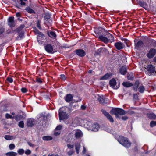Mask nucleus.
Segmentation results:
<instances>
[{
	"instance_id": "f257e3e1",
	"label": "nucleus",
	"mask_w": 156,
	"mask_h": 156,
	"mask_svg": "<svg viewBox=\"0 0 156 156\" xmlns=\"http://www.w3.org/2000/svg\"><path fill=\"white\" fill-rule=\"evenodd\" d=\"M77 120H78V122H76V124H77L82 123L83 122H83L84 123L83 124L84 127L88 130H90L92 125V123L91 121L87 120H83L81 119L76 118L74 121H75Z\"/></svg>"
},
{
	"instance_id": "f03ea898",
	"label": "nucleus",
	"mask_w": 156,
	"mask_h": 156,
	"mask_svg": "<svg viewBox=\"0 0 156 156\" xmlns=\"http://www.w3.org/2000/svg\"><path fill=\"white\" fill-rule=\"evenodd\" d=\"M118 141L121 144L125 147L129 148L131 144L129 142L126 137L123 136H120Z\"/></svg>"
},
{
	"instance_id": "7ed1b4c3",
	"label": "nucleus",
	"mask_w": 156,
	"mask_h": 156,
	"mask_svg": "<svg viewBox=\"0 0 156 156\" xmlns=\"http://www.w3.org/2000/svg\"><path fill=\"white\" fill-rule=\"evenodd\" d=\"M99 31H103V32H105V36H107L109 38L108 40L109 42L112 43L114 41V38L112 34L109 33L107 31L101 28H99L96 31V33L100 34L101 33V32H100Z\"/></svg>"
},
{
	"instance_id": "20e7f679",
	"label": "nucleus",
	"mask_w": 156,
	"mask_h": 156,
	"mask_svg": "<svg viewBox=\"0 0 156 156\" xmlns=\"http://www.w3.org/2000/svg\"><path fill=\"white\" fill-rule=\"evenodd\" d=\"M110 112L112 114L115 115L116 117H119V115H124L126 114L124 110L119 108L112 109L110 111Z\"/></svg>"
},
{
	"instance_id": "39448f33",
	"label": "nucleus",
	"mask_w": 156,
	"mask_h": 156,
	"mask_svg": "<svg viewBox=\"0 0 156 156\" xmlns=\"http://www.w3.org/2000/svg\"><path fill=\"white\" fill-rule=\"evenodd\" d=\"M63 108L60 109L59 111V119L60 120L66 119L68 117L67 114L65 112L62 111Z\"/></svg>"
},
{
	"instance_id": "423d86ee",
	"label": "nucleus",
	"mask_w": 156,
	"mask_h": 156,
	"mask_svg": "<svg viewBox=\"0 0 156 156\" xmlns=\"http://www.w3.org/2000/svg\"><path fill=\"white\" fill-rule=\"evenodd\" d=\"M96 97L97 98L100 103H106V101H107V99L105 98L104 96H100L99 95L97 94L96 95Z\"/></svg>"
},
{
	"instance_id": "0eeeda50",
	"label": "nucleus",
	"mask_w": 156,
	"mask_h": 156,
	"mask_svg": "<svg viewBox=\"0 0 156 156\" xmlns=\"http://www.w3.org/2000/svg\"><path fill=\"white\" fill-rule=\"evenodd\" d=\"M110 86L113 88L115 89H117L119 87V84L116 85V80L114 79H113L110 81Z\"/></svg>"
},
{
	"instance_id": "6e6552de",
	"label": "nucleus",
	"mask_w": 156,
	"mask_h": 156,
	"mask_svg": "<svg viewBox=\"0 0 156 156\" xmlns=\"http://www.w3.org/2000/svg\"><path fill=\"white\" fill-rule=\"evenodd\" d=\"M45 50L48 53H53L54 52L52 46L49 44H47L45 46Z\"/></svg>"
},
{
	"instance_id": "1a4fd4ad",
	"label": "nucleus",
	"mask_w": 156,
	"mask_h": 156,
	"mask_svg": "<svg viewBox=\"0 0 156 156\" xmlns=\"http://www.w3.org/2000/svg\"><path fill=\"white\" fill-rule=\"evenodd\" d=\"M83 136V132L80 130H76L75 133V137L76 139L81 138Z\"/></svg>"
},
{
	"instance_id": "9d476101",
	"label": "nucleus",
	"mask_w": 156,
	"mask_h": 156,
	"mask_svg": "<svg viewBox=\"0 0 156 156\" xmlns=\"http://www.w3.org/2000/svg\"><path fill=\"white\" fill-rule=\"evenodd\" d=\"M101 111L102 113L111 122H114V120L112 116L109 114L104 110H102Z\"/></svg>"
},
{
	"instance_id": "9b49d317",
	"label": "nucleus",
	"mask_w": 156,
	"mask_h": 156,
	"mask_svg": "<svg viewBox=\"0 0 156 156\" xmlns=\"http://www.w3.org/2000/svg\"><path fill=\"white\" fill-rule=\"evenodd\" d=\"M114 46L115 48L118 50L122 49L124 47V44L120 42H116Z\"/></svg>"
},
{
	"instance_id": "f8f14e48",
	"label": "nucleus",
	"mask_w": 156,
	"mask_h": 156,
	"mask_svg": "<svg viewBox=\"0 0 156 156\" xmlns=\"http://www.w3.org/2000/svg\"><path fill=\"white\" fill-rule=\"evenodd\" d=\"M147 71L150 73H154L155 72L156 74V70L153 66L151 65H149L147 66Z\"/></svg>"
},
{
	"instance_id": "ddd939ff",
	"label": "nucleus",
	"mask_w": 156,
	"mask_h": 156,
	"mask_svg": "<svg viewBox=\"0 0 156 156\" xmlns=\"http://www.w3.org/2000/svg\"><path fill=\"white\" fill-rule=\"evenodd\" d=\"M155 49L152 48L150 50L149 53L147 54V56L149 58H152L155 55Z\"/></svg>"
},
{
	"instance_id": "4468645a",
	"label": "nucleus",
	"mask_w": 156,
	"mask_h": 156,
	"mask_svg": "<svg viewBox=\"0 0 156 156\" xmlns=\"http://www.w3.org/2000/svg\"><path fill=\"white\" fill-rule=\"evenodd\" d=\"M14 18L13 17H11L8 19V25L11 27H12L15 26Z\"/></svg>"
},
{
	"instance_id": "2eb2a0df",
	"label": "nucleus",
	"mask_w": 156,
	"mask_h": 156,
	"mask_svg": "<svg viewBox=\"0 0 156 156\" xmlns=\"http://www.w3.org/2000/svg\"><path fill=\"white\" fill-rule=\"evenodd\" d=\"M99 129V125L98 124L96 123L94 124L93 125H92L90 130L92 131L96 132L98 131Z\"/></svg>"
},
{
	"instance_id": "dca6fc26",
	"label": "nucleus",
	"mask_w": 156,
	"mask_h": 156,
	"mask_svg": "<svg viewBox=\"0 0 156 156\" xmlns=\"http://www.w3.org/2000/svg\"><path fill=\"white\" fill-rule=\"evenodd\" d=\"M76 53L80 57L84 56L85 55V52L84 50L82 49H78L76 51Z\"/></svg>"
},
{
	"instance_id": "f3484780",
	"label": "nucleus",
	"mask_w": 156,
	"mask_h": 156,
	"mask_svg": "<svg viewBox=\"0 0 156 156\" xmlns=\"http://www.w3.org/2000/svg\"><path fill=\"white\" fill-rule=\"evenodd\" d=\"M73 96L70 94H67L65 97L66 101L67 102H69L72 101Z\"/></svg>"
},
{
	"instance_id": "a211bd4d",
	"label": "nucleus",
	"mask_w": 156,
	"mask_h": 156,
	"mask_svg": "<svg viewBox=\"0 0 156 156\" xmlns=\"http://www.w3.org/2000/svg\"><path fill=\"white\" fill-rule=\"evenodd\" d=\"M34 124V120L33 119H28L27 121V125L28 126H32Z\"/></svg>"
},
{
	"instance_id": "6ab92c4d",
	"label": "nucleus",
	"mask_w": 156,
	"mask_h": 156,
	"mask_svg": "<svg viewBox=\"0 0 156 156\" xmlns=\"http://www.w3.org/2000/svg\"><path fill=\"white\" fill-rule=\"evenodd\" d=\"M48 35L52 38L55 39L56 37V35L55 33L53 31L48 32L47 33Z\"/></svg>"
},
{
	"instance_id": "aec40b11",
	"label": "nucleus",
	"mask_w": 156,
	"mask_h": 156,
	"mask_svg": "<svg viewBox=\"0 0 156 156\" xmlns=\"http://www.w3.org/2000/svg\"><path fill=\"white\" fill-rule=\"evenodd\" d=\"M127 71L126 67V66H123L121 67L120 69V73L123 75H125Z\"/></svg>"
},
{
	"instance_id": "412c9836",
	"label": "nucleus",
	"mask_w": 156,
	"mask_h": 156,
	"mask_svg": "<svg viewBox=\"0 0 156 156\" xmlns=\"http://www.w3.org/2000/svg\"><path fill=\"white\" fill-rule=\"evenodd\" d=\"M99 38L102 41L105 43H107L109 42V40L106 37H105L101 35H100L99 36Z\"/></svg>"
},
{
	"instance_id": "4be33fe9",
	"label": "nucleus",
	"mask_w": 156,
	"mask_h": 156,
	"mask_svg": "<svg viewBox=\"0 0 156 156\" xmlns=\"http://www.w3.org/2000/svg\"><path fill=\"white\" fill-rule=\"evenodd\" d=\"M143 46V43L141 41H139L136 44H135V47L136 48H137L142 47Z\"/></svg>"
},
{
	"instance_id": "5701e85b",
	"label": "nucleus",
	"mask_w": 156,
	"mask_h": 156,
	"mask_svg": "<svg viewBox=\"0 0 156 156\" xmlns=\"http://www.w3.org/2000/svg\"><path fill=\"white\" fill-rule=\"evenodd\" d=\"M80 148V144L79 143H77L75 145V149L77 154H79V150Z\"/></svg>"
},
{
	"instance_id": "b1692460",
	"label": "nucleus",
	"mask_w": 156,
	"mask_h": 156,
	"mask_svg": "<svg viewBox=\"0 0 156 156\" xmlns=\"http://www.w3.org/2000/svg\"><path fill=\"white\" fill-rule=\"evenodd\" d=\"M42 139L44 140H52V137L50 136H44L43 137Z\"/></svg>"
},
{
	"instance_id": "393cba45",
	"label": "nucleus",
	"mask_w": 156,
	"mask_h": 156,
	"mask_svg": "<svg viewBox=\"0 0 156 156\" xmlns=\"http://www.w3.org/2000/svg\"><path fill=\"white\" fill-rule=\"evenodd\" d=\"M17 153L14 152H9L6 153V155L8 156H16Z\"/></svg>"
},
{
	"instance_id": "a878e982",
	"label": "nucleus",
	"mask_w": 156,
	"mask_h": 156,
	"mask_svg": "<svg viewBox=\"0 0 156 156\" xmlns=\"http://www.w3.org/2000/svg\"><path fill=\"white\" fill-rule=\"evenodd\" d=\"M139 4L141 7L145 9H146L147 8V4L145 2L142 1H139Z\"/></svg>"
},
{
	"instance_id": "bb28decb",
	"label": "nucleus",
	"mask_w": 156,
	"mask_h": 156,
	"mask_svg": "<svg viewBox=\"0 0 156 156\" xmlns=\"http://www.w3.org/2000/svg\"><path fill=\"white\" fill-rule=\"evenodd\" d=\"M122 85L126 87H129L133 85L132 83L129 82H123L122 83Z\"/></svg>"
},
{
	"instance_id": "cd10ccee",
	"label": "nucleus",
	"mask_w": 156,
	"mask_h": 156,
	"mask_svg": "<svg viewBox=\"0 0 156 156\" xmlns=\"http://www.w3.org/2000/svg\"><path fill=\"white\" fill-rule=\"evenodd\" d=\"M110 74L109 73H107L105 74L104 76L101 77L100 79L102 80H106L108 79L110 76Z\"/></svg>"
},
{
	"instance_id": "c85d7f7f",
	"label": "nucleus",
	"mask_w": 156,
	"mask_h": 156,
	"mask_svg": "<svg viewBox=\"0 0 156 156\" xmlns=\"http://www.w3.org/2000/svg\"><path fill=\"white\" fill-rule=\"evenodd\" d=\"M4 138L6 140H10L15 138V137L12 136L8 135H5Z\"/></svg>"
},
{
	"instance_id": "c756f323",
	"label": "nucleus",
	"mask_w": 156,
	"mask_h": 156,
	"mask_svg": "<svg viewBox=\"0 0 156 156\" xmlns=\"http://www.w3.org/2000/svg\"><path fill=\"white\" fill-rule=\"evenodd\" d=\"M25 10L29 13H35V12L32 9L29 7H27L26 8Z\"/></svg>"
},
{
	"instance_id": "7c9ffc66",
	"label": "nucleus",
	"mask_w": 156,
	"mask_h": 156,
	"mask_svg": "<svg viewBox=\"0 0 156 156\" xmlns=\"http://www.w3.org/2000/svg\"><path fill=\"white\" fill-rule=\"evenodd\" d=\"M139 84V82L138 81H136L135 82V85L133 87L134 90L135 91H136L137 90Z\"/></svg>"
},
{
	"instance_id": "2f4dec72",
	"label": "nucleus",
	"mask_w": 156,
	"mask_h": 156,
	"mask_svg": "<svg viewBox=\"0 0 156 156\" xmlns=\"http://www.w3.org/2000/svg\"><path fill=\"white\" fill-rule=\"evenodd\" d=\"M148 117L152 119H156V115L154 114H150L148 115Z\"/></svg>"
},
{
	"instance_id": "473e14b6",
	"label": "nucleus",
	"mask_w": 156,
	"mask_h": 156,
	"mask_svg": "<svg viewBox=\"0 0 156 156\" xmlns=\"http://www.w3.org/2000/svg\"><path fill=\"white\" fill-rule=\"evenodd\" d=\"M18 152L19 155H23L24 152V150L22 149H19L18 150Z\"/></svg>"
},
{
	"instance_id": "72a5a7b5",
	"label": "nucleus",
	"mask_w": 156,
	"mask_h": 156,
	"mask_svg": "<svg viewBox=\"0 0 156 156\" xmlns=\"http://www.w3.org/2000/svg\"><path fill=\"white\" fill-rule=\"evenodd\" d=\"M150 126L151 127L156 126V121H151L150 123Z\"/></svg>"
},
{
	"instance_id": "f704fd0d",
	"label": "nucleus",
	"mask_w": 156,
	"mask_h": 156,
	"mask_svg": "<svg viewBox=\"0 0 156 156\" xmlns=\"http://www.w3.org/2000/svg\"><path fill=\"white\" fill-rule=\"evenodd\" d=\"M139 91L141 93H143L144 90V88L143 86H140L139 88Z\"/></svg>"
},
{
	"instance_id": "c9c22d12",
	"label": "nucleus",
	"mask_w": 156,
	"mask_h": 156,
	"mask_svg": "<svg viewBox=\"0 0 156 156\" xmlns=\"http://www.w3.org/2000/svg\"><path fill=\"white\" fill-rule=\"evenodd\" d=\"M44 37V35L42 33L40 32L38 34V36L37 38H40L41 39L43 38Z\"/></svg>"
},
{
	"instance_id": "e433bc0d",
	"label": "nucleus",
	"mask_w": 156,
	"mask_h": 156,
	"mask_svg": "<svg viewBox=\"0 0 156 156\" xmlns=\"http://www.w3.org/2000/svg\"><path fill=\"white\" fill-rule=\"evenodd\" d=\"M15 145L14 144H11L9 145V148L11 150H12L15 148Z\"/></svg>"
},
{
	"instance_id": "4c0bfd02",
	"label": "nucleus",
	"mask_w": 156,
	"mask_h": 156,
	"mask_svg": "<svg viewBox=\"0 0 156 156\" xmlns=\"http://www.w3.org/2000/svg\"><path fill=\"white\" fill-rule=\"evenodd\" d=\"M37 41L38 43L40 44H43V42L42 41V39L39 38H37Z\"/></svg>"
},
{
	"instance_id": "58836bf2",
	"label": "nucleus",
	"mask_w": 156,
	"mask_h": 156,
	"mask_svg": "<svg viewBox=\"0 0 156 156\" xmlns=\"http://www.w3.org/2000/svg\"><path fill=\"white\" fill-rule=\"evenodd\" d=\"M5 117L6 119L10 118L13 119V117H12V116L9 114L6 113L5 115Z\"/></svg>"
},
{
	"instance_id": "ea45409f",
	"label": "nucleus",
	"mask_w": 156,
	"mask_h": 156,
	"mask_svg": "<svg viewBox=\"0 0 156 156\" xmlns=\"http://www.w3.org/2000/svg\"><path fill=\"white\" fill-rule=\"evenodd\" d=\"M19 126L21 128L24 127V122L23 121H20L19 123Z\"/></svg>"
},
{
	"instance_id": "a19ab883",
	"label": "nucleus",
	"mask_w": 156,
	"mask_h": 156,
	"mask_svg": "<svg viewBox=\"0 0 156 156\" xmlns=\"http://www.w3.org/2000/svg\"><path fill=\"white\" fill-rule=\"evenodd\" d=\"M60 133V132L59 131L56 130H55L54 135L55 136H57L59 135Z\"/></svg>"
},
{
	"instance_id": "79ce46f5",
	"label": "nucleus",
	"mask_w": 156,
	"mask_h": 156,
	"mask_svg": "<svg viewBox=\"0 0 156 156\" xmlns=\"http://www.w3.org/2000/svg\"><path fill=\"white\" fill-rule=\"evenodd\" d=\"M62 128V126L61 125H58V126H57L56 127L55 129L56 130L60 131V130Z\"/></svg>"
},
{
	"instance_id": "37998d69",
	"label": "nucleus",
	"mask_w": 156,
	"mask_h": 156,
	"mask_svg": "<svg viewBox=\"0 0 156 156\" xmlns=\"http://www.w3.org/2000/svg\"><path fill=\"white\" fill-rule=\"evenodd\" d=\"M31 153V151L30 150L27 149L25 151V154L26 155L30 154Z\"/></svg>"
},
{
	"instance_id": "c03bdc74",
	"label": "nucleus",
	"mask_w": 156,
	"mask_h": 156,
	"mask_svg": "<svg viewBox=\"0 0 156 156\" xmlns=\"http://www.w3.org/2000/svg\"><path fill=\"white\" fill-rule=\"evenodd\" d=\"M7 80L10 83H11L13 81V79L10 77H8L7 79Z\"/></svg>"
},
{
	"instance_id": "a18cd8bd",
	"label": "nucleus",
	"mask_w": 156,
	"mask_h": 156,
	"mask_svg": "<svg viewBox=\"0 0 156 156\" xmlns=\"http://www.w3.org/2000/svg\"><path fill=\"white\" fill-rule=\"evenodd\" d=\"M67 146L68 148L70 149L73 148L74 147L73 145L69 144H67Z\"/></svg>"
},
{
	"instance_id": "49530a36",
	"label": "nucleus",
	"mask_w": 156,
	"mask_h": 156,
	"mask_svg": "<svg viewBox=\"0 0 156 156\" xmlns=\"http://www.w3.org/2000/svg\"><path fill=\"white\" fill-rule=\"evenodd\" d=\"M40 22L38 20L37 21V27L39 29H41V27L40 26Z\"/></svg>"
},
{
	"instance_id": "de8ad7c7",
	"label": "nucleus",
	"mask_w": 156,
	"mask_h": 156,
	"mask_svg": "<svg viewBox=\"0 0 156 156\" xmlns=\"http://www.w3.org/2000/svg\"><path fill=\"white\" fill-rule=\"evenodd\" d=\"M4 31V29L1 27H0V35L2 34Z\"/></svg>"
},
{
	"instance_id": "09e8293b",
	"label": "nucleus",
	"mask_w": 156,
	"mask_h": 156,
	"mask_svg": "<svg viewBox=\"0 0 156 156\" xmlns=\"http://www.w3.org/2000/svg\"><path fill=\"white\" fill-rule=\"evenodd\" d=\"M83 150L82 151V153L83 154H84L85 153V152L86 151V148L85 147L84 145H83Z\"/></svg>"
},
{
	"instance_id": "8fccbe9b",
	"label": "nucleus",
	"mask_w": 156,
	"mask_h": 156,
	"mask_svg": "<svg viewBox=\"0 0 156 156\" xmlns=\"http://www.w3.org/2000/svg\"><path fill=\"white\" fill-rule=\"evenodd\" d=\"M21 90L22 92L24 93L26 92L27 91L26 89L24 88H22Z\"/></svg>"
},
{
	"instance_id": "3c124183",
	"label": "nucleus",
	"mask_w": 156,
	"mask_h": 156,
	"mask_svg": "<svg viewBox=\"0 0 156 156\" xmlns=\"http://www.w3.org/2000/svg\"><path fill=\"white\" fill-rule=\"evenodd\" d=\"M61 78L63 80H65V75L63 74H62L60 75Z\"/></svg>"
},
{
	"instance_id": "603ef678",
	"label": "nucleus",
	"mask_w": 156,
	"mask_h": 156,
	"mask_svg": "<svg viewBox=\"0 0 156 156\" xmlns=\"http://www.w3.org/2000/svg\"><path fill=\"white\" fill-rule=\"evenodd\" d=\"M74 151H70L68 152V154L69 156L72 155Z\"/></svg>"
},
{
	"instance_id": "864d4df0",
	"label": "nucleus",
	"mask_w": 156,
	"mask_h": 156,
	"mask_svg": "<svg viewBox=\"0 0 156 156\" xmlns=\"http://www.w3.org/2000/svg\"><path fill=\"white\" fill-rule=\"evenodd\" d=\"M128 119V117L126 116H125L122 117V120H126Z\"/></svg>"
},
{
	"instance_id": "5fc2aeb1",
	"label": "nucleus",
	"mask_w": 156,
	"mask_h": 156,
	"mask_svg": "<svg viewBox=\"0 0 156 156\" xmlns=\"http://www.w3.org/2000/svg\"><path fill=\"white\" fill-rule=\"evenodd\" d=\"M24 36V34L23 33H20L19 35V37L22 38Z\"/></svg>"
},
{
	"instance_id": "6e6d98bb",
	"label": "nucleus",
	"mask_w": 156,
	"mask_h": 156,
	"mask_svg": "<svg viewBox=\"0 0 156 156\" xmlns=\"http://www.w3.org/2000/svg\"><path fill=\"white\" fill-rule=\"evenodd\" d=\"M86 108V107L84 105H82L81 107V108L82 110H84Z\"/></svg>"
},
{
	"instance_id": "4d7b16f0",
	"label": "nucleus",
	"mask_w": 156,
	"mask_h": 156,
	"mask_svg": "<svg viewBox=\"0 0 156 156\" xmlns=\"http://www.w3.org/2000/svg\"><path fill=\"white\" fill-rule=\"evenodd\" d=\"M152 43H153V45L154 46L156 47V41H152Z\"/></svg>"
},
{
	"instance_id": "13d9d810",
	"label": "nucleus",
	"mask_w": 156,
	"mask_h": 156,
	"mask_svg": "<svg viewBox=\"0 0 156 156\" xmlns=\"http://www.w3.org/2000/svg\"><path fill=\"white\" fill-rule=\"evenodd\" d=\"M20 2V4L21 5H25V3L24 2H23V1H21Z\"/></svg>"
},
{
	"instance_id": "bf43d9fd",
	"label": "nucleus",
	"mask_w": 156,
	"mask_h": 156,
	"mask_svg": "<svg viewBox=\"0 0 156 156\" xmlns=\"http://www.w3.org/2000/svg\"><path fill=\"white\" fill-rule=\"evenodd\" d=\"M134 98L135 99H137L138 98V96L136 94H135L133 95Z\"/></svg>"
},
{
	"instance_id": "052dcab7",
	"label": "nucleus",
	"mask_w": 156,
	"mask_h": 156,
	"mask_svg": "<svg viewBox=\"0 0 156 156\" xmlns=\"http://www.w3.org/2000/svg\"><path fill=\"white\" fill-rule=\"evenodd\" d=\"M104 48H101L98 49V51L99 52L102 51L103 50Z\"/></svg>"
},
{
	"instance_id": "680f3d73",
	"label": "nucleus",
	"mask_w": 156,
	"mask_h": 156,
	"mask_svg": "<svg viewBox=\"0 0 156 156\" xmlns=\"http://www.w3.org/2000/svg\"><path fill=\"white\" fill-rule=\"evenodd\" d=\"M24 27V26L23 25H21L20 28H19V30H22L23 27Z\"/></svg>"
},
{
	"instance_id": "e2e57ef3",
	"label": "nucleus",
	"mask_w": 156,
	"mask_h": 156,
	"mask_svg": "<svg viewBox=\"0 0 156 156\" xmlns=\"http://www.w3.org/2000/svg\"><path fill=\"white\" fill-rule=\"evenodd\" d=\"M35 32L36 34H38L39 33H40V32L38 30L36 29L35 30Z\"/></svg>"
},
{
	"instance_id": "0e129e2a",
	"label": "nucleus",
	"mask_w": 156,
	"mask_h": 156,
	"mask_svg": "<svg viewBox=\"0 0 156 156\" xmlns=\"http://www.w3.org/2000/svg\"><path fill=\"white\" fill-rule=\"evenodd\" d=\"M16 16L17 17H20V14L19 12L17 13H16Z\"/></svg>"
},
{
	"instance_id": "69168bd1",
	"label": "nucleus",
	"mask_w": 156,
	"mask_h": 156,
	"mask_svg": "<svg viewBox=\"0 0 156 156\" xmlns=\"http://www.w3.org/2000/svg\"><path fill=\"white\" fill-rule=\"evenodd\" d=\"M37 81L39 82H40V83H41L42 82V81L41 80V79H37Z\"/></svg>"
},
{
	"instance_id": "338daca9",
	"label": "nucleus",
	"mask_w": 156,
	"mask_h": 156,
	"mask_svg": "<svg viewBox=\"0 0 156 156\" xmlns=\"http://www.w3.org/2000/svg\"><path fill=\"white\" fill-rule=\"evenodd\" d=\"M88 73H92V70H90L88 71Z\"/></svg>"
},
{
	"instance_id": "774afa93",
	"label": "nucleus",
	"mask_w": 156,
	"mask_h": 156,
	"mask_svg": "<svg viewBox=\"0 0 156 156\" xmlns=\"http://www.w3.org/2000/svg\"><path fill=\"white\" fill-rule=\"evenodd\" d=\"M154 60L155 62H156V57L154 58Z\"/></svg>"
}]
</instances>
